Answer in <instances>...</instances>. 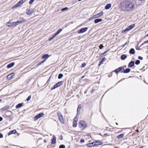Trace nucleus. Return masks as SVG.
Wrapping results in <instances>:
<instances>
[{"instance_id": "obj_1", "label": "nucleus", "mask_w": 148, "mask_h": 148, "mask_svg": "<svg viewBox=\"0 0 148 148\" xmlns=\"http://www.w3.org/2000/svg\"><path fill=\"white\" fill-rule=\"evenodd\" d=\"M121 8L124 11H132L134 9V4L130 1H125L121 3Z\"/></svg>"}, {"instance_id": "obj_2", "label": "nucleus", "mask_w": 148, "mask_h": 148, "mask_svg": "<svg viewBox=\"0 0 148 148\" xmlns=\"http://www.w3.org/2000/svg\"><path fill=\"white\" fill-rule=\"evenodd\" d=\"M21 20L19 21H17L16 22H13L12 23L10 22H8L7 23V26L9 27H14L16 25H18L22 23H23L25 21V20L23 18H21Z\"/></svg>"}, {"instance_id": "obj_3", "label": "nucleus", "mask_w": 148, "mask_h": 148, "mask_svg": "<svg viewBox=\"0 0 148 148\" xmlns=\"http://www.w3.org/2000/svg\"><path fill=\"white\" fill-rule=\"evenodd\" d=\"M78 126L81 130H82L87 127L88 125L86 121H84L81 120L79 121V122Z\"/></svg>"}, {"instance_id": "obj_4", "label": "nucleus", "mask_w": 148, "mask_h": 148, "mask_svg": "<svg viewBox=\"0 0 148 148\" xmlns=\"http://www.w3.org/2000/svg\"><path fill=\"white\" fill-rule=\"evenodd\" d=\"M57 114L58 118V119L62 123L64 124L65 123V120L64 119L63 116L61 113L60 112H57Z\"/></svg>"}, {"instance_id": "obj_5", "label": "nucleus", "mask_w": 148, "mask_h": 148, "mask_svg": "<svg viewBox=\"0 0 148 148\" xmlns=\"http://www.w3.org/2000/svg\"><path fill=\"white\" fill-rule=\"evenodd\" d=\"M63 83V82L62 81L59 82L55 84L53 87H51V90H53L58 87L60 86Z\"/></svg>"}, {"instance_id": "obj_6", "label": "nucleus", "mask_w": 148, "mask_h": 148, "mask_svg": "<svg viewBox=\"0 0 148 148\" xmlns=\"http://www.w3.org/2000/svg\"><path fill=\"white\" fill-rule=\"evenodd\" d=\"M44 115V114L43 113H41L37 114L35 116L34 118V120H37L38 119L42 116Z\"/></svg>"}, {"instance_id": "obj_7", "label": "nucleus", "mask_w": 148, "mask_h": 148, "mask_svg": "<svg viewBox=\"0 0 148 148\" xmlns=\"http://www.w3.org/2000/svg\"><path fill=\"white\" fill-rule=\"evenodd\" d=\"M88 29V28L87 27L83 28L78 30L77 31V32L79 34L83 33L86 31Z\"/></svg>"}, {"instance_id": "obj_8", "label": "nucleus", "mask_w": 148, "mask_h": 148, "mask_svg": "<svg viewBox=\"0 0 148 148\" xmlns=\"http://www.w3.org/2000/svg\"><path fill=\"white\" fill-rule=\"evenodd\" d=\"M124 69L123 67H121L114 70V72L116 74H118L119 72H121V71H122Z\"/></svg>"}, {"instance_id": "obj_9", "label": "nucleus", "mask_w": 148, "mask_h": 148, "mask_svg": "<svg viewBox=\"0 0 148 148\" xmlns=\"http://www.w3.org/2000/svg\"><path fill=\"white\" fill-rule=\"evenodd\" d=\"M78 121V119L76 117H75L73 119V127H76L77 125V122Z\"/></svg>"}, {"instance_id": "obj_10", "label": "nucleus", "mask_w": 148, "mask_h": 148, "mask_svg": "<svg viewBox=\"0 0 148 148\" xmlns=\"http://www.w3.org/2000/svg\"><path fill=\"white\" fill-rule=\"evenodd\" d=\"M135 26V24H133L129 26H128L126 28V30H127L128 31H130L133 29Z\"/></svg>"}, {"instance_id": "obj_11", "label": "nucleus", "mask_w": 148, "mask_h": 148, "mask_svg": "<svg viewBox=\"0 0 148 148\" xmlns=\"http://www.w3.org/2000/svg\"><path fill=\"white\" fill-rule=\"evenodd\" d=\"M14 75V73H12L8 75L7 79L8 80H10L13 78Z\"/></svg>"}, {"instance_id": "obj_12", "label": "nucleus", "mask_w": 148, "mask_h": 148, "mask_svg": "<svg viewBox=\"0 0 148 148\" xmlns=\"http://www.w3.org/2000/svg\"><path fill=\"white\" fill-rule=\"evenodd\" d=\"M94 145H101L103 144L102 142L100 141H94Z\"/></svg>"}, {"instance_id": "obj_13", "label": "nucleus", "mask_w": 148, "mask_h": 148, "mask_svg": "<svg viewBox=\"0 0 148 148\" xmlns=\"http://www.w3.org/2000/svg\"><path fill=\"white\" fill-rule=\"evenodd\" d=\"M50 56H49L48 54H44L42 56V59H45L44 60H45V61Z\"/></svg>"}, {"instance_id": "obj_14", "label": "nucleus", "mask_w": 148, "mask_h": 148, "mask_svg": "<svg viewBox=\"0 0 148 148\" xmlns=\"http://www.w3.org/2000/svg\"><path fill=\"white\" fill-rule=\"evenodd\" d=\"M82 108V105L81 104H79L77 108V114L79 113L80 110Z\"/></svg>"}, {"instance_id": "obj_15", "label": "nucleus", "mask_w": 148, "mask_h": 148, "mask_svg": "<svg viewBox=\"0 0 148 148\" xmlns=\"http://www.w3.org/2000/svg\"><path fill=\"white\" fill-rule=\"evenodd\" d=\"M56 138L55 136H53V138L51 140V143L52 144H55L56 143Z\"/></svg>"}, {"instance_id": "obj_16", "label": "nucleus", "mask_w": 148, "mask_h": 148, "mask_svg": "<svg viewBox=\"0 0 148 148\" xmlns=\"http://www.w3.org/2000/svg\"><path fill=\"white\" fill-rule=\"evenodd\" d=\"M130 69L129 68H127L125 70L124 69V70H123L122 71H121V73H127L130 72Z\"/></svg>"}, {"instance_id": "obj_17", "label": "nucleus", "mask_w": 148, "mask_h": 148, "mask_svg": "<svg viewBox=\"0 0 148 148\" xmlns=\"http://www.w3.org/2000/svg\"><path fill=\"white\" fill-rule=\"evenodd\" d=\"M134 65V62L133 61L130 62L128 64V66L129 67H132Z\"/></svg>"}, {"instance_id": "obj_18", "label": "nucleus", "mask_w": 148, "mask_h": 148, "mask_svg": "<svg viewBox=\"0 0 148 148\" xmlns=\"http://www.w3.org/2000/svg\"><path fill=\"white\" fill-rule=\"evenodd\" d=\"M124 135V133H123L122 134H120L119 135L117 136V138L118 139H119L121 138H123Z\"/></svg>"}, {"instance_id": "obj_19", "label": "nucleus", "mask_w": 148, "mask_h": 148, "mask_svg": "<svg viewBox=\"0 0 148 148\" xmlns=\"http://www.w3.org/2000/svg\"><path fill=\"white\" fill-rule=\"evenodd\" d=\"M103 12L101 11L99 13L95 15V16H96V18H98L100 17V16L103 15Z\"/></svg>"}, {"instance_id": "obj_20", "label": "nucleus", "mask_w": 148, "mask_h": 148, "mask_svg": "<svg viewBox=\"0 0 148 148\" xmlns=\"http://www.w3.org/2000/svg\"><path fill=\"white\" fill-rule=\"evenodd\" d=\"M16 132V130H14L10 131L8 134V136L12 134H15Z\"/></svg>"}, {"instance_id": "obj_21", "label": "nucleus", "mask_w": 148, "mask_h": 148, "mask_svg": "<svg viewBox=\"0 0 148 148\" xmlns=\"http://www.w3.org/2000/svg\"><path fill=\"white\" fill-rule=\"evenodd\" d=\"M102 21V19L101 18H98L94 20V22L95 23H97L98 22L101 21Z\"/></svg>"}, {"instance_id": "obj_22", "label": "nucleus", "mask_w": 148, "mask_h": 148, "mask_svg": "<svg viewBox=\"0 0 148 148\" xmlns=\"http://www.w3.org/2000/svg\"><path fill=\"white\" fill-rule=\"evenodd\" d=\"M111 7V4L110 3H108L106 5L105 7L106 9H110Z\"/></svg>"}, {"instance_id": "obj_23", "label": "nucleus", "mask_w": 148, "mask_h": 148, "mask_svg": "<svg viewBox=\"0 0 148 148\" xmlns=\"http://www.w3.org/2000/svg\"><path fill=\"white\" fill-rule=\"evenodd\" d=\"M14 64V62H12L9 64H8L7 66V67L8 68H9L12 67Z\"/></svg>"}, {"instance_id": "obj_24", "label": "nucleus", "mask_w": 148, "mask_h": 148, "mask_svg": "<svg viewBox=\"0 0 148 148\" xmlns=\"http://www.w3.org/2000/svg\"><path fill=\"white\" fill-rule=\"evenodd\" d=\"M94 142L89 143L86 144V146L88 147H91L93 146L94 145Z\"/></svg>"}, {"instance_id": "obj_25", "label": "nucleus", "mask_w": 148, "mask_h": 148, "mask_svg": "<svg viewBox=\"0 0 148 148\" xmlns=\"http://www.w3.org/2000/svg\"><path fill=\"white\" fill-rule=\"evenodd\" d=\"M129 53L131 54H134L135 53L134 49L133 48L131 49L130 50Z\"/></svg>"}, {"instance_id": "obj_26", "label": "nucleus", "mask_w": 148, "mask_h": 148, "mask_svg": "<svg viewBox=\"0 0 148 148\" xmlns=\"http://www.w3.org/2000/svg\"><path fill=\"white\" fill-rule=\"evenodd\" d=\"M127 57V56L125 54H123L121 56V59L122 60H124Z\"/></svg>"}, {"instance_id": "obj_27", "label": "nucleus", "mask_w": 148, "mask_h": 148, "mask_svg": "<svg viewBox=\"0 0 148 148\" xmlns=\"http://www.w3.org/2000/svg\"><path fill=\"white\" fill-rule=\"evenodd\" d=\"M9 106H6L2 108L1 109V110L3 111H5L8 109L9 108Z\"/></svg>"}, {"instance_id": "obj_28", "label": "nucleus", "mask_w": 148, "mask_h": 148, "mask_svg": "<svg viewBox=\"0 0 148 148\" xmlns=\"http://www.w3.org/2000/svg\"><path fill=\"white\" fill-rule=\"evenodd\" d=\"M23 106V104L22 103H20L16 106V108H20Z\"/></svg>"}, {"instance_id": "obj_29", "label": "nucleus", "mask_w": 148, "mask_h": 148, "mask_svg": "<svg viewBox=\"0 0 148 148\" xmlns=\"http://www.w3.org/2000/svg\"><path fill=\"white\" fill-rule=\"evenodd\" d=\"M56 36L55 34H54L52 37H50L48 39V40L49 41H51Z\"/></svg>"}, {"instance_id": "obj_30", "label": "nucleus", "mask_w": 148, "mask_h": 148, "mask_svg": "<svg viewBox=\"0 0 148 148\" xmlns=\"http://www.w3.org/2000/svg\"><path fill=\"white\" fill-rule=\"evenodd\" d=\"M33 11L32 10H29L27 12V14L30 15H31Z\"/></svg>"}, {"instance_id": "obj_31", "label": "nucleus", "mask_w": 148, "mask_h": 148, "mask_svg": "<svg viewBox=\"0 0 148 148\" xmlns=\"http://www.w3.org/2000/svg\"><path fill=\"white\" fill-rule=\"evenodd\" d=\"M62 29H59L57 32H56L55 34L56 36H57L62 31Z\"/></svg>"}, {"instance_id": "obj_32", "label": "nucleus", "mask_w": 148, "mask_h": 148, "mask_svg": "<svg viewBox=\"0 0 148 148\" xmlns=\"http://www.w3.org/2000/svg\"><path fill=\"white\" fill-rule=\"evenodd\" d=\"M138 1H140V3L139 5H141L142 4H143L145 3V0H138Z\"/></svg>"}, {"instance_id": "obj_33", "label": "nucleus", "mask_w": 148, "mask_h": 148, "mask_svg": "<svg viewBox=\"0 0 148 148\" xmlns=\"http://www.w3.org/2000/svg\"><path fill=\"white\" fill-rule=\"evenodd\" d=\"M45 61V60H44L42 61H41L40 62L38 63L37 64V66H39L42 63H43Z\"/></svg>"}, {"instance_id": "obj_34", "label": "nucleus", "mask_w": 148, "mask_h": 148, "mask_svg": "<svg viewBox=\"0 0 148 148\" xmlns=\"http://www.w3.org/2000/svg\"><path fill=\"white\" fill-rule=\"evenodd\" d=\"M26 0H21L18 3L19 4L21 5L23 3L25 2Z\"/></svg>"}, {"instance_id": "obj_35", "label": "nucleus", "mask_w": 148, "mask_h": 148, "mask_svg": "<svg viewBox=\"0 0 148 148\" xmlns=\"http://www.w3.org/2000/svg\"><path fill=\"white\" fill-rule=\"evenodd\" d=\"M26 0H21L18 3L19 4L21 5L23 3L25 2Z\"/></svg>"}, {"instance_id": "obj_36", "label": "nucleus", "mask_w": 148, "mask_h": 148, "mask_svg": "<svg viewBox=\"0 0 148 148\" xmlns=\"http://www.w3.org/2000/svg\"><path fill=\"white\" fill-rule=\"evenodd\" d=\"M20 5L19 4L18 2L16 4L14 5V7L16 8H17V7H19Z\"/></svg>"}, {"instance_id": "obj_37", "label": "nucleus", "mask_w": 148, "mask_h": 148, "mask_svg": "<svg viewBox=\"0 0 148 148\" xmlns=\"http://www.w3.org/2000/svg\"><path fill=\"white\" fill-rule=\"evenodd\" d=\"M140 61L139 60H136L135 63L136 65H138L140 63Z\"/></svg>"}, {"instance_id": "obj_38", "label": "nucleus", "mask_w": 148, "mask_h": 148, "mask_svg": "<svg viewBox=\"0 0 148 148\" xmlns=\"http://www.w3.org/2000/svg\"><path fill=\"white\" fill-rule=\"evenodd\" d=\"M63 76V75L62 74H60L58 76V78L60 79Z\"/></svg>"}, {"instance_id": "obj_39", "label": "nucleus", "mask_w": 148, "mask_h": 148, "mask_svg": "<svg viewBox=\"0 0 148 148\" xmlns=\"http://www.w3.org/2000/svg\"><path fill=\"white\" fill-rule=\"evenodd\" d=\"M68 9V8L65 7V8H62V9L61 11H65V10H67Z\"/></svg>"}, {"instance_id": "obj_40", "label": "nucleus", "mask_w": 148, "mask_h": 148, "mask_svg": "<svg viewBox=\"0 0 148 148\" xmlns=\"http://www.w3.org/2000/svg\"><path fill=\"white\" fill-rule=\"evenodd\" d=\"M59 148H65V146L64 145H62L59 146Z\"/></svg>"}, {"instance_id": "obj_41", "label": "nucleus", "mask_w": 148, "mask_h": 148, "mask_svg": "<svg viewBox=\"0 0 148 148\" xmlns=\"http://www.w3.org/2000/svg\"><path fill=\"white\" fill-rule=\"evenodd\" d=\"M31 95H29V96L28 98L26 99L27 101H29V100L31 99Z\"/></svg>"}, {"instance_id": "obj_42", "label": "nucleus", "mask_w": 148, "mask_h": 148, "mask_svg": "<svg viewBox=\"0 0 148 148\" xmlns=\"http://www.w3.org/2000/svg\"><path fill=\"white\" fill-rule=\"evenodd\" d=\"M86 65V64L85 63H82L81 65V67H84Z\"/></svg>"}, {"instance_id": "obj_43", "label": "nucleus", "mask_w": 148, "mask_h": 148, "mask_svg": "<svg viewBox=\"0 0 148 148\" xmlns=\"http://www.w3.org/2000/svg\"><path fill=\"white\" fill-rule=\"evenodd\" d=\"M103 47V46L102 44H100V45L99 46V47L100 49H102Z\"/></svg>"}, {"instance_id": "obj_44", "label": "nucleus", "mask_w": 148, "mask_h": 148, "mask_svg": "<svg viewBox=\"0 0 148 148\" xmlns=\"http://www.w3.org/2000/svg\"><path fill=\"white\" fill-rule=\"evenodd\" d=\"M34 1V0H31L29 1V4H32L33 3V2Z\"/></svg>"}, {"instance_id": "obj_45", "label": "nucleus", "mask_w": 148, "mask_h": 148, "mask_svg": "<svg viewBox=\"0 0 148 148\" xmlns=\"http://www.w3.org/2000/svg\"><path fill=\"white\" fill-rule=\"evenodd\" d=\"M138 59L140 60H142L143 59V58L141 56H139L138 57Z\"/></svg>"}, {"instance_id": "obj_46", "label": "nucleus", "mask_w": 148, "mask_h": 148, "mask_svg": "<svg viewBox=\"0 0 148 148\" xmlns=\"http://www.w3.org/2000/svg\"><path fill=\"white\" fill-rule=\"evenodd\" d=\"M126 28L125 29L123 30L122 31V32L123 33V32H124L126 31H128L127 30H126Z\"/></svg>"}, {"instance_id": "obj_47", "label": "nucleus", "mask_w": 148, "mask_h": 148, "mask_svg": "<svg viewBox=\"0 0 148 148\" xmlns=\"http://www.w3.org/2000/svg\"><path fill=\"white\" fill-rule=\"evenodd\" d=\"M103 61L102 60L101 61H100L99 64V66L101 64L103 63Z\"/></svg>"}, {"instance_id": "obj_48", "label": "nucleus", "mask_w": 148, "mask_h": 148, "mask_svg": "<svg viewBox=\"0 0 148 148\" xmlns=\"http://www.w3.org/2000/svg\"><path fill=\"white\" fill-rule=\"evenodd\" d=\"M84 142H85V140L84 139H81L80 141V142L81 143H84Z\"/></svg>"}, {"instance_id": "obj_49", "label": "nucleus", "mask_w": 148, "mask_h": 148, "mask_svg": "<svg viewBox=\"0 0 148 148\" xmlns=\"http://www.w3.org/2000/svg\"><path fill=\"white\" fill-rule=\"evenodd\" d=\"M103 136H109V135L108 134L105 133V134H104Z\"/></svg>"}, {"instance_id": "obj_50", "label": "nucleus", "mask_w": 148, "mask_h": 148, "mask_svg": "<svg viewBox=\"0 0 148 148\" xmlns=\"http://www.w3.org/2000/svg\"><path fill=\"white\" fill-rule=\"evenodd\" d=\"M3 135L1 133H0V138H3Z\"/></svg>"}, {"instance_id": "obj_51", "label": "nucleus", "mask_w": 148, "mask_h": 148, "mask_svg": "<svg viewBox=\"0 0 148 148\" xmlns=\"http://www.w3.org/2000/svg\"><path fill=\"white\" fill-rule=\"evenodd\" d=\"M104 55L103 54V53H101V54H100L99 56V57H102V56H103V55Z\"/></svg>"}, {"instance_id": "obj_52", "label": "nucleus", "mask_w": 148, "mask_h": 148, "mask_svg": "<svg viewBox=\"0 0 148 148\" xmlns=\"http://www.w3.org/2000/svg\"><path fill=\"white\" fill-rule=\"evenodd\" d=\"M146 43H148V40L144 42L143 44H145Z\"/></svg>"}, {"instance_id": "obj_53", "label": "nucleus", "mask_w": 148, "mask_h": 148, "mask_svg": "<svg viewBox=\"0 0 148 148\" xmlns=\"http://www.w3.org/2000/svg\"><path fill=\"white\" fill-rule=\"evenodd\" d=\"M106 59V58L105 57H104L102 59V60L103 61H103H105Z\"/></svg>"}, {"instance_id": "obj_54", "label": "nucleus", "mask_w": 148, "mask_h": 148, "mask_svg": "<svg viewBox=\"0 0 148 148\" xmlns=\"http://www.w3.org/2000/svg\"><path fill=\"white\" fill-rule=\"evenodd\" d=\"M109 50H107V51H105V52H104L103 53V54L104 55Z\"/></svg>"}, {"instance_id": "obj_55", "label": "nucleus", "mask_w": 148, "mask_h": 148, "mask_svg": "<svg viewBox=\"0 0 148 148\" xmlns=\"http://www.w3.org/2000/svg\"><path fill=\"white\" fill-rule=\"evenodd\" d=\"M3 120V118L1 117H0V121H2Z\"/></svg>"}, {"instance_id": "obj_56", "label": "nucleus", "mask_w": 148, "mask_h": 148, "mask_svg": "<svg viewBox=\"0 0 148 148\" xmlns=\"http://www.w3.org/2000/svg\"><path fill=\"white\" fill-rule=\"evenodd\" d=\"M43 142L44 143H45L46 142V140H44L43 141Z\"/></svg>"}, {"instance_id": "obj_57", "label": "nucleus", "mask_w": 148, "mask_h": 148, "mask_svg": "<svg viewBox=\"0 0 148 148\" xmlns=\"http://www.w3.org/2000/svg\"><path fill=\"white\" fill-rule=\"evenodd\" d=\"M127 44V43H125L123 45V46H125L126 44Z\"/></svg>"}, {"instance_id": "obj_58", "label": "nucleus", "mask_w": 148, "mask_h": 148, "mask_svg": "<svg viewBox=\"0 0 148 148\" xmlns=\"http://www.w3.org/2000/svg\"><path fill=\"white\" fill-rule=\"evenodd\" d=\"M84 76H83L82 77V78H84Z\"/></svg>"}, {"instance_id": "obj_59", "label": "nucleus", "mask_w": 148, "mask_h": 148, "mask_svg": "<svg viewBox=\"0 0 148 148\" xmlns=\"http://www.w3.org/2000/svg\"><path fill=\"white\" fill-rule=\"evenodd\" d=\"M136 131L137 132H138V130H136Z\"/></svg>"}, {"instance_id": "obj_60", "label": "nucleus", "mask_w": 148, "mask_h": 148, "mask_svg": "<svg viewBox=\"0 0 148 148\" xmlns=\"http://www.w3.org/2000/svg\"><path fill=\"white\" fill-rule=\"evenodd\" d=\"M146 36H148V34Z\"/></svg>"}, {"instance_id": "obj_61", "label": "nucleus", "mask_w": 148, "mask_h": 148, "mask_svg": "<svg viewBox=\"0 0 148 148\" xmlns=\"http://www.w3.org/2000/svg\"><path fill=\"white\" fill-rule=\"evenodd\" d=\"M78 1H81V0H78Z\"/></svg>"}, {"instance_id": "obj_62", "label": "nucleus", "mask_w": 148, "mask_h": 148, "mask_svg": "<svg viewBox=\"0 0 148 148\" xmlns=\"http://www.w3.org/2000/svg\"><path fill=\"white\" fill-rule=\"evenodd\" d=\"M1 101V100L0 99V102Z\"/></svg>"}, {"instance_id": "obj_63", "label": "nucleus", "mask_w": 148, "mask_h": 148, "mask_svg": "<svg viewBox=\"0 0 148 148\" xmlns=\"http://www.w3.org/2000/svg\"><path fill=\"white\" fill-rule=\"evenodd\" d=\"M115 148H117V147H115Z\"/></svg>"}]
</instances>
